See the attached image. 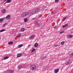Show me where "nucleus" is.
Returning <instances> with one entry per match:
<instances>
[{
	"label": "nucleus",
	"mask_w": 73,
	"mask_h": 73,
	"mask_svg": "<svg viewBox=\"0 0 73 73\" xmlns=\"http://www.w3.org/2000/svg\"><path fill=\"white\" fill-rule=\"evenodd\" d=\"M64 32V31H62L60 32V34H62V33H63Z\"/></svg>",
	"instance_id": "nucleus-30"
},
{
	"label": "nucleus",
	"mask_w": 73,
	"mask_h": 73,
	"mask_svg": "<svg viewBox=\"0 0 73 73\" xmlns=\"http://www.w3.org/2000/svg\"><path fill=\"white\" fill-rule=\"evenodd\" d=\"M35 50H36V49H35V48H33V50H31V52L32 53V52H34V51H35Z\"/></svg>",
	"instance_id": "nucleus-27"
},
{
	"label": "nucleus",
	"mask_w": 73,
	"mask_h": 73,
	"mask_svg": "<svg viewBox=\"0 0 73 73\" xmlns=\"http://www.w3.org/2000/svg\"><path fill=\"white\" fill-rule=\"evenodd\" d=\"M5 24H4L3 25V27H5Z\"/></svg>",
	"instance_id": "nucleus-36"
},
{
	"label": "nucleus",
	"mask_w": 73,
	"mask_h": 73,
	"mask_svg": "<svg viewBox=\"0 0 73 73\" xmlns=\"http://www.w3.org/2000/svg\"><path fill=\"white\" fill-rule=\"evenodd\" d=\"M14 72V71L13 70H9L7 71L8 73H13Z\"/></svg>",
	"instance_id": "nucleus-4"
},
{
	"label": "nucleus",
	"mask_w": 73,
	"mask_h": 73,
	"mask_svg": "<svg viewBox=\"0 0 73 73\" xmlns=\"http://www.w3.org/2000/svg\"><path fill=\"white\" fill-rule=\"evenodd\" d=\"M36 66L35 64L33 65L30 66V69L31 70H34L36 69Z\"/></svg>",
	"instance_id": "nucleus-3"
},
{
	"label": "nucleus",
	"mask_w": 73,
	"mask_h": 73,
	"mask_svg": "<svg viewBox=\"0 0 73 73\" xmlns=\"http://www.w3.org/2000/svg\"><path fill=\"white\" fill-rule=\"evenodd\" d=\"M54 29H56V28H57V27H54Z\"/></svg>",
	"instance_id": "nucleus-35"
},
{
	"label": "nucleus",
	"mask_w": 73,
	"mask_h": 73,
	"mask_svg": "<svg viewBox=\"0 0 73 73\" xmlns=\"http://www.w3.org/2000/svg\"><path fill=\"white\" fill-rule=\"evenodd\" d=\"M13 44V42L12 41L8 42V44H9V45H10L11 44Z\"/></svg>",
	"instance_id": "nucleus-15"
},
{
	"label": "nucleus",
	"mask_w": 73,
	"mask_h": 73,
	"mask_svg": "<svg viewBox=\"0 0 73 73\" xmlns=\"http://www.w3.org/2000/svg\"><path fill=\"white\" fill-rule=\"evenodd\" d=\"M30 46H31V45H29V46H28V48H29V47H30Z\"/></svg>",
	"instance_id": "nucleus-38"
},
{
	"label": "nucleus",
	"mask_w": 73,
	"mask_h": 73,
	"mask_svg": "<svg viewBox=\"0 0 73 73\" xmlns=\"http://www.w3.org/2000/svg\"><path fill=\"white\" fill-rule=\"evenodd\" d=\"M5 1H7V0H4Z\"/></svg>",
	"instance_id": "nucleus-41"
},
{
	"label": "nucleus",
	"mask_w": 73,
	"mask_h": 73,
	"mask_svg": "<svg viewBox=\"0 0 73 73\" xmlns=\"http://www.w3.org/2000/svg\"><path fill=\"white\" fill-rule=\"evenodd\" d=\"M24 20L25 22H27V21H28V19H27V18H25L24 19Z\"/></svg>",
	"instance_id": "nucleus-19"
},
{
	"label": "nucleus",
	"mask_w": 73,
	"mask_h": 73,
	"mask_svg": "<svg viewBox=\"0 0 73 73\" xmlns=\"http://www.w3.org/2000/svg\"><path fill=\"white\" fill-rule=\"evenodd\" d=\"M40 8H38L35 9L33 10V11L31 12V13L32 14H34L35 13H36V12H38L39 11H40Z\"/></svg>",
	"instance_id": "nucleus-1"
},
{
	"label": "nucleus",
	"mask_w": 73,
	"mask_h": 73,
	"mask_svg": "<svg viewBox=\"0 0 73 73\" xmlns=\"http://www.w3.org/2000/svg\"><path fill=\"white\" fill-rule=\"evenodd\" d=\"M35 37V35H33L30 36L29 37L30 39H32V38H34Z\"/></svg>",
	"instance_id": "nucleus-8"
},
{
	"label": "nucleus",
	"mask_w": 73,
	"mask_h": 73,
	"mask_svg": "<svg viewBox=\"0 0 73 73\" xmlns=\"http://www.w3.org/2000/svg\"><path fill=\"white\" fill-rule=\"evenodd\" d=\"M28 15H29V12H25L22 14L21 16L22 17H25V16H27Z\"/></svg>",
	"instance_id": "nucleus-2"
},
{
	"label": "nucleus",
	"mask_w": 73,
	"mask_h": 73,
	"mask_svg": "<svg viewBox=\"0 0 73 73\" xmlns=\"http://www.w3.org/2000/svg\"><path fill=\"white\" fill-rule=\"evenodd\" d=\"M0 40H1V38L0 37Z\"/></svg>",
	"instance_id": "nucleus-42"
},
{
	"label": "nucleus",
	"mask_w": 73,
	"mask_h": 73,
	"mask_svg": "<svg viewBox=\"0 0 73 73\" xmlns=\"http://www.w3.org/2000/svg\"><path fill=\"white\" fill-rule=\"evenodd\" d=\"M21 34H20L18 35H17V37H21Z\"/></svg>",
	"instance_id": "nucleus-17"
},
{
	"label": "nucleus",
	"mask_w": 73,
	"mask_h": 73,
	"mask_svg": "<svg viewBox=\"0 0 73 73\" xmlns=\"http://www.w3.org/2000/svg\"><path fill=\"white\" fill-rule=\"evenodd\" d=\"M73 37V35H68V36L67 37L68 38H72Z\"/></svg>",
	"instance_id": "nucleus-10"
},
{
	"label": "nucleus",
	"mask_w": 73,
	"mask_h": 73,
	"mask_svg": "<svg viewBox=\"0 0 73 73\" xmlns=\"http://www.w3.org/2000/svg\"><path fill=\"white\" fill-rule=\"evenodd\" d=\"M70 55H71V56H73V52L71 54H70Z\"/></svg>",
	"instance_id": "nucleus-34"
},
{
	"label": "nucleus",
	"mask_w": 73,
	"mask_h": 73,
	"mask_svg": "<svg viewBox=\"0 0 73 73\" xmlns=\"http://www.w3.org/2000/svg\"><path fill=\"white\" fill-rule=\"evenodd\" d=\"M25 31V29L24 28H23L21 29V32H24Z\"/></svg>",
	"instance_id": "nucleus-20"
},
{
	"label": "nucleus",
	"mask_w": 73,
	"mask_h": 73,
	"mask_svg": "<svg viewBox=\"0 0 73 73\" xmlns=\"http://www.w3.org/2000/svg\"><path fill=\"white\" fill-rule=\"evenodd\" d=\"M51 13H52V14H53L54 13V12H53V11H52V12H51Z\"/></svg>",
	"instance_id": "nucleus-37"
},
{
	"label": "nucleus",
	"mask_w": 73,
	"mask_h": 73,
	"mask_svg": "<svg viewBox=\"0 0 73 73\" xmlns=\"http://www.w3.org/2000/svg\"><path fill=\"white\" fill-rule=\"evenodd\" d=\"M67 18V17H66L64 18L62 20V21H64V20H66V19Z\"/></svg>",
	"instance_id": "nucleus-25"
},
{
	"label": "nucleus",
	"mask_w": 73,
	"mask_h": 73,
	"mask_svg": "<svg viewBox=\"0 0 73 73\" xmlns=\"http://www.w3.org/2000/svg\"><path fill=\"white\" fill-rule=\"evenodd\" d=\"M68 25V24H66V25H63L62 27V28H65V27H67Z\"/></svg>",
	"instance_id": "nucleus-14"
},
{
	"label": "nucleus",
	"mask_w": 73,
	"mask_h": 73,
	"mask_svg": "<svg viewBox=\"0 0 73 73\" xmlns=\"http://www.w3.org/2000/svg\"><path fill=\"white\" fill-rule=\"evenodd\" d=\"M41 59H45V58H46V56H44L43 58L40 57Z\"/></svg>",
	"instance_id": "nucleus-23"
},
{
	"label": "nucleus",
	"mask_w": 73,
	"mask_h": 73,
	"mask_svg": "<svg viewBox=\"0 0 73 73\" xmlns=\"http://www.w3.org/2000/svg\"><path fill=\"white\" fill-rule=\"evenodd\" d=\"M8 58H9V57L6 56V57H4V60H6V59H8Z\"/></svg>",
	"instance_id": "nucleus-21"
},
{
	"label": "nucleus",
	"mask_w": 73,
	"mask_h": 73,
	"mask_svg": "<svg viewBox=\"0 0 73 73\" xmlns=\"http://www.w3.org/2000/svg\"><path fill=\"white\" fill-rule=\"evenodd\" d=\"M70 62H69V60H67L65 62V64H70Z\"/></svg>",
	"instance_id": "nucleus-6"
},
{
	"label": "nucleus",
	"mask_w": 73,
	"mask_h": 73,
	"mask_svg": "<svg viewBox=\"0 0 73 73\" xmlns=\"http://www.w3.org/2000/svg\"><path fill=\"white\" fill-rule=\"evenodd\" d=\"M42 15L41 14H40V15L39 16V17H41L42 16Z\"/></svg>",
	"instance_id": "nucleus-33"
},
{
	"label": "nucleus",
	"mask_w": 73,
	"mask_h": 73,
	"mask_svg": "<svg viewBox=\"0 0 73 73\" xmlns=\"http://www.w3.org/2000/svg\"><path fill=\"white\" fill-rule=\"evenodd\" d=\"M17 56L18 57H20L21 56V54H18L17 55Z\"/></svg>",
	"instance_id": "nucleus-11"
},
{
	"label": "nucleus",
	"mask_w": 73,
	"mask_h": 73,
	"mask_svg": "<svg viewBox=\"0 0 73 73\" xmlns=\"http://www.w3.org/2000/svg\"><path fill=\"white\" fill-rule=\"evenodd\" d=\"M59 46V45H58H58H56L54 46V47H57V46Z\"/></svg>",
	"instance_id": "nucleus-32"
},
{
	"label": "nucleus",
	"mask_w": 73,
	"mask_h": 73,
	"mask_svg": "<svg viewBox=\"0 0 73 73\" xmlns=\"http://www.w3.org/2000/svg\"><path fill=\"white\" fill-rule=\"evenodd\" d=\"M38 27H40L41 26V24L39 23L37 25H36Z\"/></svg>",
	"instance_id": "nucleus-22"
},
{
	"label": "nucleus",
	"mask_w": 73,
	"mask_h": 73,
	"mask_svg": "<svg viewBox=\"0 0 73 73\" xmlns=\"http://www.w3.org/2000/svg\"><path fill=\"white\" fill-rule=\"evenodd\" d=\"M58 71H59V69L58 68H56L54 70V73H57L58 72Z\"/></svg>",
	"instance_id": "nucleus-5"
},
{
	"label": "nucleus",
	"mask_w": 73,
	"mask_h": 73,
	"mask_svg": "<svg viewBox=\"0 0 73 73\" xmlns=\"http://www.w3.org/2000/svg\"><path fill=\"white\" fill-rule=\"evenodd\" d=\"M38 46V43H36L34 45V46L35 47H37V46Z\"/></svg>",
	"instance_id": "nucleus-13"
},
{
	"label": "nucleus",
	"mask_w": 73,
	"mask_h": 73,
	"mask_svg": "<svg viewBox=\"0 0 73 73\" xmlns=\"http://www.w3.org/2000/svg\"><path fill=\"white\" fill-rule=\"evenodd\" d=\"M5 29H3L1 30H0V32H3V31H5Z\"/></svg>",
	"instance_id": "nucleus-24"
},
{
	"label": "nucleus",
	"mask_w": 73,
	"mask_h": 73,
	"mask_svg": "<svg viewBox=\"0 0 73 73\" xmlns=\"http://www.w3.org/2000/svg\"><path fill=\"white\" fill-rule=\"evenodd\" d=\"M39 23H38V22L36 21L35 23V25H37Z\"/></svg>",
	"instance_id": "nucleus-26"
},
{
	"label": "nucleus",
	"mask_w": 73,
	"mask_h": 73,
	"mask_svg": "<svg viewBox=\"0 0 73 73\" xmlns=\"http://www.w3.org/2000/svg\"><path fill=\"white\" fill-rule=\"evenodd\" d=\"M7 23H5L4 24H5V25H7Z\"/></svg>",
	"instance_id": "nucleus-40"
},
{
	"label": "nucleus",
	"mask_w": 73,
	"mask_h": 73,
	"mask_svg": "<svg viewBox=\"0 0 73 73\" xmlns=\"http://www.w3.org/2000/svg\"><path fill=\"white\" fill-rule=\"evenodd\" d=\"M11 2V0H7V3H10Z\"/></svg>",
	"instance_id": "nucleus-28"
},
{
	"label": "nucleus",
	"mask_w": 73,
	"mask_h": 73,
	"mask_svg": "<svg viewBox=\"0 0 73 73\" xmlns=\"http://www.w3.org/2000/svg\"><path fill=\"white\" fill-rule=\"evenodd\" d=\"M35 18H33V19H32V20H35Z\"/></svg>",
	"instance_id": "nucleus-39"
},
{
	"label": "nucleus",
	"mask_w": 73,
	"mask_h": 73,
	"mask_svg": "<svg viewBox=\"0 0 73 73\" xmlns=\"http://www.w3.org/2000/svg\"><path fill=\"white\" fill-rule=\"evenodd\" d=\"M59 1V0H55V3H58Z\"/></svg>",
	"instance_id": "nucleus-31"
},
{
	"label": "nucleus",
	"mask_w": 73,
	"mask_h": 73,
	"mask_svg": "<svg viewBox=\"0 0 73 73\" xmlns=\"http://www.w3.org/2000/svg\"><path fill=\"white\" fill-rule=\"evenodd\" d=\"M3 21V18L0 19V23H2Z\"/></svg>",
	"instance_id": "nucleus-16"
},
{
	"label": "nucleus",
	"mask_w": 73,
	"mask_h": 73,
	"mask_svg": "<svg viewBox=\"0 0 73 73\" xmlns=\"http://www.w3.org/2000/svg\"><path fill=\"white\" fill-rule=\"evenodd\" d=\"M61 45H64V42L62 41L61 43Z\"/></svg>",
	"instance_id": "nucleus-29"
},
{
	"label": "nucleus",
	"mask_w": 73,
	"mask_h": 73,
	"mask_svg": "<svg viewBox=\"0 0 73 73\" xmlns=\"http://www.w3.org/2000/svg\"><path fill=\"white\" fill-rule=\"evenodd\" d=\"M21 67H22V65H19L18 66V69H20L21 68Z\"/></svg>",
	"instance_id": "nucleus-9"
},
{
	"label": "nucleus",
	"mask_w": 73,
	"mask_h": 73,
	"mask_svg": "<svg viewBox=\"0 0 73 73\" xmlns=\"http://www.w3.org/2000/svg\"><path fill=\"white\" fill-rule=\"evenodd\" d=\"M1 12L3 13H5V9H4L3 10H1Z\"/></svg>",
	"instance_id": "nucleus-12"
},
{
	"label": "nucleus",
	"mask_w": 73,
	"mask_h": 73,
	"mask_svg": "<svg viewBox=\"0 0 73 73\" xmlns=\"http://www.w3.org/2000/svg\"><path fill=\"white\" fill-rule=\"evenodd\" d=\"M23 46V44H20V45H19L18 46L19 48H20L21 47H22V46Z\"/></svg>",
	"instance_id": "nucleus-18"
},
{
	"label": "nucleus",
	"mask_w": 73,
	"mask_h": 73,
	"mask_svg": "<svg viewBox=\"0 0 73 73\" xmlns=\"http://www.w3.org/2000/svg\"><path fill=\"white\" fill-rule=\"evenodd\" d=\"M10 18H11V15H8L6 17V19H7V20H9Z\"/></svg>",
	"instance_id": "nucleus-7"
}]
</instances>
